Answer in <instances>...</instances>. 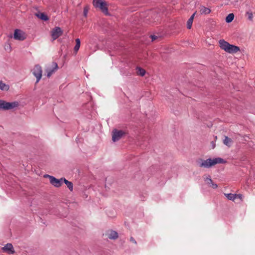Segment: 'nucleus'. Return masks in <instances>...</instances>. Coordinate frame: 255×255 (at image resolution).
<instances>
[{
    "instance_id": "a878e982",
    "label": "nucleus",
    "mask_w": 255,
    "mask_h": 255,
    "mask_svg": "<svg viewBox=\"0 0 255 255\" xmlns=\"http://www.w3.org/2000/svg\"><path fill=\"white\" fill-rule=\"evenodd\" d=\"M243 195L242 194H236V199L238 198V199H240L241 201H242L243 200Z\"/></svg>"
},
{
    "instance_id": "9b49d317",
    "label": "nucleus",
    "mask_w": 255,
    "mask_h": 255,
    "mask_svg": "<svg viewBox=\"0 0 255 255\" xmlns=\"http://www.w3.org/2000/svg\"><path fill=\"white\" fill-rule=\"evenodd\" d=\"M2 250L3 252L6 253L9 255H12L15 253L12 245L10 243L6 244L2 248Z\"/></svg>"
},
{
    "instance_id": "f8f14e48",
    "label": "nucleus",
    "mask_w": 255,
    "mask_h": 255,
    "mask_svg": "<svg viewBox=\"0 0 255 255\" xmlns=\"http://www.w3.org/2000/svg\"><path fill=\"white\" fill-rule=\"evenodd\" d=\"M204 180L206 183L210 187H212L213 189H216L218 187V185L217 184L214 183L213 182V180L211 179L210 176H208L204 178Z\"/></svg>"
},
{
    "instance_id": "bb28decb",
    "label": "nucleus",
    "mask_w": 255,
    "mask_h": 255,
    "mask_svg": "<svg viewBox=\"0 0 255 255\" xmlns=\"http://www.w3.org/2000/svg\"><path fill=\"white\" fill-rule=\"evenodd\" d=\"M130 242H132L133 243H134V244H136V241L134 239V238L133 237H130Z\"/></svg>"
},
{
    "instance_id": "f3484780",
    "label": "nucleus",
    "mask_w": 255,
    "mask_h": 255,
    "mask_svg": "<svg viewBox=\"0 0 255 255\" xmlns=\"http://www.w3.org/2000/svg\"><path fill=\"white\" fill-rule=\"evenodd\" d=\"M36 15L40 19H41V20H44V21H46L47 20H48V16L45 15L44 13L43 12H39L38 13H37L36 14Z\"/></svg>"
},
{
    "instance_id": "f257e3e1",
    "label": "nucleus",
    "mask_w": 255,
    "mask_h": 255,
    "mask_svg": "<svg viewBox=\"0 0 255 255\" xmlns=\"http://www.w3.org/2000/svg\"><path fill=\"white\" fill-rule=\"evenodd\" d=\"M226 161L223 158L217 157L213 159L209 158L206 160L201 159L199 162V165L200 167L209 168L217 164L225 163Z\"/></svg>"
},
{
    "instance_id": "39448f33",
    "label": "nucleus",
    "mask_w": 255,
    "mask_h": 255,
    "mask_svg": "<svg viewBox=\"0 0 255 255\" xmlns=\"http://www.w3.org/2000/svg\"><path fill=\"white\" fill-rule=\"evenodd\" d=\"M32 73L36 78V82L37 83L41 78L42 70V67L39 65H36L32 70Z\"/></svg>"
},
{
    "instance_id": "4be33fe9",
    "label": "nucleus",
    "mask_w": 255,
    "mask_h": 255,
    "mask_svg": "<svg viewBox=\"0 0 255 255\" xmlns=\"http://www.w3.org/2000/svg\"><path fill=\"white\" fill-rule=\"evenodd\" d=\"M234 18V14L233 13H230L226 18V21L228 23L232 22Z\"/></svg>"
},
{
    "instance_id": "aec40b11",
    "label": "nucleus",
    "mask_w": 255,
    "mask_h": 255,
    "mask_svg": "<svg viewBox=\"0 0 255 255\" xmlns=\"http://www.w3.org/2000/svg\"><path fill=\"white\" fill-rule=\"evenodd\" d=\"M137 74L141 76H143L145 74V71L140 67H137Z\"/></svg>"
},
{
    "instance_id": "c85d7f7f",
    "label": "nucleus",
    "mask_w": 255,
    "mask_h": 255,
    "mask_svg": "<svg viewBox=\"0 0 255 255\" xmlns=\"http://www.w3.org/2000/svg\"><path fill=\"white\" fill-rule=\"evenodd\" d=\"M195 13H193L191 16V17H190L189 19H191L193 21V19H194V16H195Z\"/></svg>"
},
{
    "instance_id": "c756f323",
    "label": "nucleus",
    "mask_w": 255,
    "mask_h": 255,
    "mask_svg": "<svg viewBox=\"0 0 255 255\" xmlns=\"http://www.w3.org/2000/svg\"><path fill=\"white\" fill-rule=\"evenodd\" d=\"M150 37L152 39V41H153L156 38V36H155V35H151Z\"/></svg>"
},
{
    "instance_id": "6e6552de",
    "label": "nucleus",
    "mask_w": 255,
    "mask_h": 255,
    "mask_svg": "<svg viewBox=\"0 0 255 255\" xmlns=\"http://www.w3.org/2000/svg\"><path fill=\"white\" fill-rule=\"evenodd\" d=\"M13 38L18 40L22 41L25 39L24 33L20 29H16L14 30Z\"/></svg>"
},
{
    "instance_id": "412c9836",
    "label": "nucleus",
    "mask_w": 255,
    "mask_h": 255,
    "mask_svg": "<svg viewBox=\"0 0 255 255\" xmlns=\"http://www.w3.org/2000/svg\"><path fill=\"white\" fill-rule=\"evenodd\" d=\"M0 89L2 91H7L9 89V86L0 82Z\"/></svg>"
},
{
    "instance_id": "6ab92c4d",
    "label": "nucleus",
    "mask_w": 255,
    "mask_h": 255,
    "mask_svg": "<svg viewBox=\"0 0 255 255\" xmlns=\"http://www.w3.org/2000/svg\"><path fill=\"white\" fill-rule=\"evenodd\" d=\"M225 195L230 200L234 201L236 199V194L228 193L225 194Z\"/></svg>"
},
{
    "instance_id": "ddd939ff",
    "label": "nucleus",
    "mask_w": 255,
    "mask_h": 255,
    "mask_svg": "<svg viewBox=\"0 0 255 255\" xmlns=\"http://www.w3.org/2000/svg\"><path fill=\"white\" fill-rule=\"evenodd\" d=\"M58 69V65L56 62L52 63V69H46V71L47 72V76L48 77H50L51 75L54 73L55 70Z\"/></svg>"
},
{
    "instance_id": "1a4fd4ad",
    "label": "nucleus",
    "mask_w": 255,
    "mask_h": 255,
    "mask_svg": "<svg viewBox=\"0 0 255 255\" xmlns=\"http://www.w3.org/2000/svg\"><path fill=\"white\" fill-rule=\"evenodd\" d=\"M62 31L59 27H56L53 28L51 31V36L53 40L58 38L62 34Z\"/></svg>"
},
{
    "instance_id": "f03ea898",
    "label": "nucleus",
    "mask_w": 255,
    "mask_h": 255,
    "mask_svg": "<svg viewBox=\"0 0 255 255\" xmlns=\"http://www.w3.org/2000/svg\"><path fill=\"white\" fill-rule=\"evenodd\" d=\"M219 43L220 48L228 53H236L240 51V48L238 46L230 44L223 39L220 40Z\"/></svg>"
},
{
    "instance_id": "dca6fc26",
    "label": "nucleus",
    "mask_w": 255,
    "mask_h": 255,
    "mask_svg": "<svg viewBox=\"0 0 255 255\" xmlns=\"http://www.w3.org/2000/svg\"><path fill=\"white\" fill-rule=\"evenodd\" d=\"M223 143L228 147H231L233 143V140L230 138L225 136V138L223 140Z\"/></svg>"
},
{
    "instance_id": "cd10ccee",
    "label": "nucleus",
    "mask_w": 255,
    "mask_h": 255,
    "mask_svg": "<svg viewBox=\"0 0 255 255\" xmlns=\"http://www.w3.org/2000/svg\"><path fill=\"white\" fill-rule=\"evenodd\" d=\"M87 13L88 10L86 8H85L84 9V15L85 16H87Z\"/></svg>"
},
{
    "instance_id": "4468645a",
    "label": "nucleus",
    "mask_w": 255,
    "mask_h": 255,
    "mask_svg": "<svg viewBox=\"0 0 255 255\" xmlns=\"http://www.w3.org/2000/svg\"><path fill=\"white\" fill-rule=\"evenodd\" d=\"M106 235L107 237L111 240H115L118 238V233L112 230L109 231Z\"/></svg>"
},
{
    "instance_id": "9d476101",
    "label": "nucleus",
    "mask_w": 255,
    "mask_h": 255,
    "mask_svg": "<svg viewBox=\"0 0 255 255\" xmlns=\"http://www.w3.org/2000/svg\"><path fill=\"white\" fill-rule=\"evenodd\" d=\"M88 47L92 52L96 51L98 49V44L96 42V39L94 37H91L89 39Z\"/></svg>"
},
{
    "instance_id": "393cba45",
    "label": "nucleus",
    "mask_w": 255,
    "mask_h": 255,
    "mask_svg": "<svg viewBox=\"0 0 255 255\" xmlns=\"http://www.w3.org/2000/svg\"><path fill=\"white\" fill-rule=\"evenodd\" d=\"M192 23L193 20L189 19L187 23V27L188 29H190L191 28Z\"/></svg>"
},
{
    "instance_id": "b1692460",
    "label": "nucleus",
    "mask_w": 255,
    "mask_h": 255,
    "mask_svg": "<svg viewBox=\"0 0 255 255\" xmlns=\"http://www.w3.org/2000/svg\"><path fill=\"white\" fill-rule=\"evenodd\" d=\"M246 15L248 16V18L250 21H253V14L252 11H248L246 12Z\"/></svg>"
},
{
    "instance_id": "423d86ee",
    "label": "nucleus",
    "mask_w": 255,
    "mask_h": 255,
    "mask_svg": "<svg viewBox=\"0 0 255 255\" xmlns=\"http://www.w3.org/2000/svg\"><path fill=\"white\" fill-rule=\"evenodd\" d=\"M125 134L124 131L114 129L112 132V140L114 142L118 141Z\"/></svg>"
},
{
    "instance_id": "0eeeda50",
    "label": "nucleus",
    "mask_w": 255,
    "mask_h": 255,
    "mask_svg": "<svg viewBox=\"0 0 255 255\" xmlns=\"http://www.w3.org/2000/svg\"><path fill=\"white\" fill-rule=\"evenodd\" d=\"M45 176L49 179L50 183L54 187H59L61 186L63 183V178L60 179L55 178L54 176L46 175Z\"/></svg>"
},
{
    "instance_id": "a211bd4d",
    "label": "nucleus",
    "mask_w": 255,
    "mask_h": 255,
    "mask_svg": "<svg viewBox=\"0 0 255 255\" xmlns=\"http://www.w3.org/2000/svg\"><path fill=\"white\" fill-rule=\"evenodd\" d=\"M63 182L67 185L68 189L72 191L73 190V184L71 182H70L66 180L65 178H63Z\"/></svg>"
},
{
    "instance_id": "7ed1b4c3",
    "label": "nucleus",
    "mask_w": 255,
    "mask_h": 255,
    "mask_svg": "<svg viewBox=\"0 0 255 255\" xmlns=\"http://www.w3.org/2000/svg\"><path fill=\"white\" fill-rule=\"evenodd\" d=\"M19 105V102L14 101L7 102L5 101L0 100V109L3 110H9L17 108Z\"/></svg>"
},
{
    "instance_id": "5701e85b",
    "label": "nucleus",
    "mask_w": 255,
    "mask_h": 255,
    "mask_svg": "<svg viewBox=\"0 0 255 255\" xmlns=\"http://www.w3.org/2000/svg\"><path fill=\"white\" fill-rule=\"evenodd\" d=\"M76 41V45L74 47V50L77 52L80 48V40L79 38H77L75 40Z\"/></svg>"
},
{
    "instance_id": "20e7f679",
    "label": "nucleus",
    "mask_w": 255,
    "mask_h": 255,
    "mask_svg": "<svg viewBox=\"0 0 255 255\" xmlns=\"http://www.w3.org/2000/svg\"><path fill=\"white\" fill-rule=\"evenodd\" d=\"M93 3L96 8H99L106 15H109L107 2L104 0H93Z\"/></svg>"
},
{
    "instance_id": "2eb2a0df",
    "label": "nucleus",
    "mask_w": 255,
    "mask_h": 255,
    "mask_svg": "<svg viewBox=\"0 0 255 255\" xmlns=\"http://www.w3.org/2000/svg\"><path fill=\"white\" fill-rule=\"evenodd\" d=\"M200 12L202 14H208L211 12V9L204 6H201L200 7Z\"/></svg>"
}]
</instances>
